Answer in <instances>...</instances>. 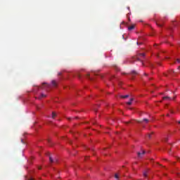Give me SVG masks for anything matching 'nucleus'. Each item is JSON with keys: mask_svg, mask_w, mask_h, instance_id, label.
Returning a JSON list of instances; mask_svg holds the SVG:
<instances>
[{"mask_svg": "<svg viewBox=\"0 0 180 180\" xmlns=\"http://www.w3.org/2000/svg\"><path fill=\"white\" fill-rule=\"evenodd\" d=\"M146 57V53H138L136 57L134 58V60L136 61H142L143 58Z\"/></svg>", "mask_w": 180, "mask_h": 180, "instance_id": "obj_1", "label": "nucleus"}, {"mask_svg": "<svg viewBox=\"0 0 180 180\" xmlns=\"http://www.w3.org/2000/svg\"><path fill=\"white\" fill-rule=\"evenodd\" d=\"M146 154V151L142 150L141 152L138 153V157L141 158V155H144Z\"/></svg>", "mask_w": 180, "mask_h": 180, "instance_id": "obj_2", "label": "nucleus"}, {"mask_svg": "<svg viewBox=\"0 0 180 180\" xmlns=\"http://www.w3.org/2000/svg\"><path fill=\"white\" fill-rule=\"evenodd\" d=\"M51 84H52V86H54V88H56L57 82H56V80H52Z\"/></svg>", "mask_w": 180, "mask_h": 180, "instance_id": "obj_3", "label": "nucleus"}, {"mask_svg": "<svg viewBox=\"0 0 180 180\" xmlns=\"http://www.w3.org/2000/svg\"><path fill=\"white\" fill-rule=\"evenodd\" d=\"M143 122H145V123H148L149 120L147 118H145L143 120V121H138V123H143Z\"/></svg>", "mask_w": 180, "mask_h": 180, "instance_id": "obj_4", "label": "nucleus"}, {"mask_svg": "<svg viewBox=\"0 0 180 180\" xmlns=\"http://www.w3.org/2000/svg\"><path fill=\"white\" fill-rule=\"evenodd\" d=\"M47 155H49V161L51 164H53V162H54V160H53V158L50 156V153H48Z\"/></svg>", "mask_w": 180, "mask_h": 180, "instance_id": "obj_5", "label": "nucleus"}, {"mask_svg": "<svg viewBox=\"0 0 180 180\" xmlns=\"http://www.w3.org/2000/svg\"><path fill=\"white\" fill-rule=\"evenodd\" d=\"M136 26L132 25L128 27V30H133Z\"/></svg>", "mask_w": 180, "mask_h": 180, "instance_id": "obj_6", "label": "nucleus"}, {"mask_svg": "<svg viewBox=\"0 0 180 180\" xmlns=\"http://www.w3.org/2000/svg\"><path fill=\"white\" fill-rule=\"evenodd\" d=\"M164 101H171V97L169 96H165L163 97Z\"/></svg>", "mask_w": 180, "mask_h": 180, "instance_id": "obj_7", "label": "nucleus"}, {"mask_svg": "<svg viewBox=\"0 0 180 180\" xmlns=\"http://www.w3.org/2000/svg\"><path fill=\"white\" fill-rule=\"evenodd\" d=\"M133 98H130V101L127 103L128 105H131V102H133Z\"/></svg>", "mask_w": 180, "mask_h": 180, "instance_id": "obj_8", "label": "nucleus"}, {"mask_svg": "<svg viewBox=\"0 0 180 180\" xmlns=\"http://www.w3.org/2000/svg\"><path fill=\"white\" fill-rule=\"evenodd\" d=\"M131 74H132V75H137V72H136L135 70H133L132 72H131Z\"/></svg>", "mask_w": 180, "mask_h": 180, "instance_id": "obj_9", "label": "nucleus"}, {"mask_svg": "<svg viewBox=\"0 0 180 180\" xmlns=\"http://www.w3.org/2000/svg\"><path fill=\"white\" fill-rule=\"evenodd\" d=\"M121 98H122L123 99H126V98H129V95L121 96Z\"/></svg>", "mask_w": 180, "mask_h": 180, "instance_id": "obj_10", "label": "nucleus"}, {"mask_svg": "<svg viewBox=\"0 0 180 180\" xmlns=\"http://www.w3.org/2000/svg\"><path fill=\"white\" fill-rule=\"evenodd\" d=\"M41 98H46V95L41 94V96L39 97V99H41Z\"/></svg>", "mask_w": 180, "mask_h": 180, "instance_id": "obj_11", "label": "nucleus"}, {"mask_svg": "<svg viewBox=\"0 0 180 180\" xmlns=\"http://www.w3.org/2000/svg\"><path fill=\"white\" fill-rule=\"evenodd\" d=\"M57 116L55 112H52V119H54V117Z\"/></svg>", "mask_w": 180, "mask_h": 180, "instance_id": "obj_12", "label": "nucleus"}, {"mask_svg": "<svg viewBox=\"0 0 180 180\" xmlns=\"http://www.w3.org/2000/svg\"><path fill=\"white\" fill-rule=\"evenodd\" d=\"M115 178L116 179H119V175H118L117 174H115Z\"/></svg>", "mask_w": 180, "mask_h": 180, "instance_id": "obj_13", "label": "nucleus"}, {"mask_svg": "<svg viewBox=\"0 0 180 180\" xmlns=\"http://www.w3.org/2000/svg\"><path fill=\"white\" fill-rule=\"evenodd\" d=\"M143 176H145V178L147 177V172H143Z\"/></svg>", "mask_w": 180, "mask_h": 180, "instance_id": "obj_14", "label": "nucleus"}, {"mask_svg": "<svg viewBox=\"0 0 180 180\" xmlns=\"http://www.w3.org/2000/svg\"><path fill=\"white\" fill-rule=\"evenodd\" d=\"M158 26H159L160 27H162V24L158 23Z\"/></svg>", "mask_w": 180, "mask_h": 180, "instance_id": "obj_15", "label": "nucleus"}, {"mask_svg": "<svg viewBox=\"0 0 180 180\" xmlns=\"http://www.w3.org/2000/svg\"><path fill=\"white\" fill-rule=\"evenodd\" d=\"M148 139H151V134H148Z\"/></svg>", "mask_w": 180, "mask_h": 180, "instance_id": "obj_16", "label": "nucleus"}, {"mask_svg": "<svg viewBox=\"0 0 180 180\" xmlns=\"http://www.w3.org/2000/svg\"><path fill=\"white\" fill-rule=\"evenodd\" d=\"M177 63H180V59L176 60Z\"/></svg>", "mask_w": 180, "mask_h": 180, "instance_id": "obj_17", "label": "nucleus"}, {"mask_svg": "<svg viewBox=\"0 0 180 180\" xmlns=\"http://www.w3.org/2000/svg\"><path fill=\"white\" fill-rule=\"evenodd\" d=\"M48 142L49 143V144L51 143V141L48 140Z\"/></svg>", "mask_w": 180, "mask_h": 180, "instance_id": "obj_18", "label": "nucleus"}, {"mask_svg": "<svg viewBox=\"0 0 180 180\" xmlns=\"http://www.w3.org/2000/svg\"><path fill=\"white\" fill-rule=\"evenodd\" d=\"M46 86H48V88H49V87H50V85L49 84H46Z\"/></svg>", "mask_w": 180, "mask_h": 180, "instance_id": "obj_19", "label": "nucleus"}, {"mask_svg": "<svg viewBox=\"0 0 180 180\" xmlns=\"http://www.w3.org/2000/svg\"><path fill=\"white\" fill-rule=\"evenodd\" d=\"M21 141H22V143H25V142H23V139H21Z\"/></svg>", "mask_w": 180, "mask_h": 180, "instance_id": "obj_20", "label": "nucleus"}, {"mask_svg": "<svg viewBox=\"0 0 180 180\" xmlns=\"http://www.w3.org/2000/svg\"><path fill=\"white\" fill-rule=\"evenodd\" d=\"M38 169H41V167H39Z\"/></svg>", "mask_w": 180, "mask_h": 180, "instance_id": "obj_21", "label": "nucleus"}, {"mask_svg": "<svg viewBox=\"0 0 180 180\" xmlns=\"http://www.w3.org/2000/svg\"><path fill=\"white\" fill-rule=\"evenodd\" d=\"M87 77H89V74H87Z\"/></svg>", "mask_w": 180, "mask_h": 180, "instance_id": "obj_22", "label": "nucleus"}, {"mask_svg": "<svg viewBox=\"0 0 180 180\" xmlns=\"http://www.w3.org/2000/svg\"><path fill=\"white\" fill-rule=\"evenodd\" d=\"M28 180H33V179H28Z\"/></svg>", "mask_w": 180, "mask_h": 180, "instance_id": "obj_23", "label": "nucleus"}, {"mask_svg": "<svg viewBox=\"0 0 180 180\" xmlns=\"http://www.w3.org/2000/svg\"><path fill=\"white\" fill-rule=\"evenodd\" d=\"M93 124H95V122H93Z\"/></svg>", "mask_w": 180, "mask_h": 180, "instance_id": "obj_24", "label": "nucleus"}, {"mask_svg": "<svg viewBox=\"0 0 180 180\" xmlns=\"http://www.w3.org/2000/svg\"><path fill=\"white\" fill-rule=\"evenodd\" d=\"M46 83H43V85H44Z\"/></svg>", "mask_w": 180, "mask_h": 180, "instance_id": "obj_25", "label": "nucleus"}, {"mask_svg": "<svg viewBox=\"0 0 180 180\" xmlns=\"http://www.w3.org/2000/svg\"><path fill=\"white\" fill-rule=\"evenodd\" d=\"M179 124H180V121L179 122Z\"/></svg>", "mask_w": 180, "mask_h": 180, "instance_id": "obj_26", "label": "nucleus"}, {"mask_svg": "<svg viewBox=\"0 0 180 180\" xmlns=\"http://www.w3.org/2000/svg\"><path fill=\"white\" fill-rule=\"evenodd\" d=\"M165 141H167V139H165Z\"/></svg>", "mask_w": 180, "mask_h": 180, "instance_id": "obj_27", "label": "nucleus"}]
</instances>
